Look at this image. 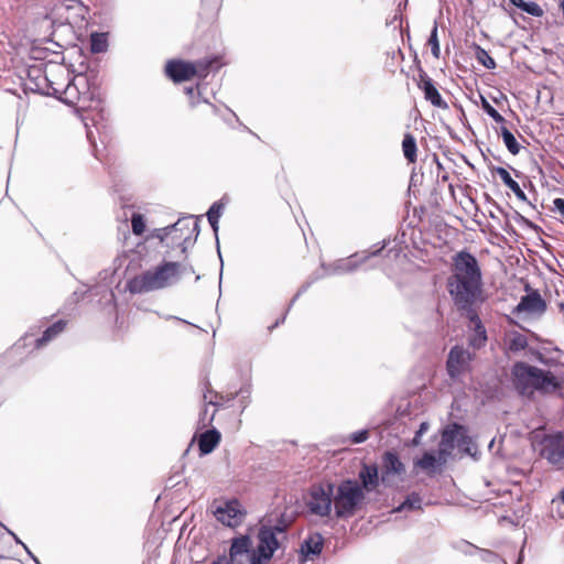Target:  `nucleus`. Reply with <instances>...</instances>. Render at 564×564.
Instances as JSON below:
<instances>
[{
  "label": "nucleus",
  "mask_w": 564,
  "mask_h": 564,
  "mask_svg": "<svg viewBox=\"0 0 564 564\" xmlns=\"http://www.w3.org/2000/svg\"><path fill=\"white\" fill-rule=\"evenodd\" d=\"M447 290L456 307L465 313L477 311L484 302L481 271L471 253L460 251L454 256Z\"/></svg>",
  "instance_id": "nucleus-1"
},
{
  "label": "nucleus",
  "mask_w": 564,
  "mask_h": 564,
  "mask_svg": "<svg viewBox=\"0 0 564 564\" xmlns=\"http://www.w3.org/2000/svg\"><path fill=\"white\" fill-rule=\"evenodd\" d=\"M258 544L252 549L248 535L232 540L230 546L231 564H269L274 552L281 546L286 534L281 527H262L257 535Z\"/></svg>",
  "instance_id": "nucleus-2"
},
{
  "label": "nucleus",
  "mask_w": 564,
  "mask_h": 564,
  "mask_svg": "<svg viewBox=\"0 0 564 564\" xmlns=\"http://www.w3.org/2000/svg\"><path fill=\"white\" fill-rule=\"evenodd\" d=\"M42 73L43 83L37 86L43 94L55 96L68 104H82L83 107L91 99L85 76H77L70 80L65 66L57 63L45 64Z\"/></svg>",
  "instance_id": "nucleus-3"
},
{
  "label": "nucleus",
  "mask_w": 564,
  "mask_h": 564,
  "mask_svg": "<svg viewBox=\"0 0 564 564\" xmlns=\"http://www.w3.org/2000/svg\"><path fill=\"white\" fill-rule=\"evenodd\" d=\"M511 373L513 386L521 395H532L535 391L551 394L564 386V378L522 361L514 364Z\"/></svg>",
  "instance_id": "nucleus-4"
},
{
  "label": "nucleus",
  "mask_w": 564,
  "mask_h": 564,
  "mask_svg": "<svg viewBox=\"0 0 564 564\" xmlns=\"http://www.w3.org/2000/svg\"><path fill=\"white\" fill-rule=\"evenodd\" d=\"M183 265L175 261H162L127 281V290L131 294L150 293L171 288L182 276Z\"/></svg>",
  "instance_id": "nucleus-5"
},
{
  "label": "nucleus",
  "mask_w": 564,
  "mask_h": 564,
  "mask_svg": "<svg viewBox=\"0 0 564 564\" xmlns=\"http://www.w3.org/2000/svg\"><path fill=\"white\" fill-rule=\"evenodd\" d=\"M225 65L221 55H214L195 62L172 58L165 63L164 74L173 83H183L193 78L204 79L210 72H217Z\"/></svg>",
  "instance_id": "nucleus-6"
},
{
  "label": "nucleus",
  "mask_w": 564,
  "mask_h": 564,
  "mask_svg": "<svg viewBox=\"0 0 564 564\" xmlns=\"http://www.w3.org/2000/svg\"><path fill=\"white\" fill-rule=\"evenodd\" d=\"M334 510L338 519L354 517L364 506L366 495L358 480L345 479L334 485Z\"/></svg>",
  "instance_id": "nucleus-7"
},
{
  "label": "nucleus",
  "mask_w": 564,
  "mask_h": 564,
  "mask_svg": "<svg viewBox=\"0 0 564 564\" xmlns=\"http://www.w3.org/2000/svg\"><path fill=\"white\" fill-rule=\"evenodd\" d=\"M333 489L334 484L332 482L312 486L306 503L307 509L312 514L322 518L330 514L332 506H334Z\"/></svg>",
  "instance_id": "nucleus-8"
},
{
  "label": "nucleus",
  "mask_w": 564,
  "mask_h": 564,
  "mask_svg": "<svg viewBox=\"0 0 564 564\" xmlns=\"http://www.w3.org/2000/svg\"><path fill=\"white\" fill-rule=\"evenodd\" d=\"M212 509L215 518L229 528L240 525L246 517V511L237 499L215 500Z\"/></svg>",
  "instance_id": "nucleus-9"
},
{
  "label": "nucleus",
  "mask_w": 564,
  "mask_h": 564,
  "mask_svg": "<svg viewBox=\"0 0 564 564\" xmlns=\"http://www.w3.org/2000/svg\"><path fill=\"white\" fill-rule=\"evenodd\" d=\"M475 354H471L463 346H454L448 352L446 360V371L451 379L456 380L460 376L471 370V361Z\"/></svg>",
  "instance_id": "nucleus-10"
},
{
  "label": "nucleus",
  "mask_w": 564,
  "mask_h": 564,
  "mask_svg": "<svg viewBox=\"0 0 564 564\" xmlns=\"http://www.w3.org/2000/svg\"><path fill=\"white\" fill-rule=\"evenodd\" d=\"M541 456L557 468H564V434L545 436L542 442Z\"/></svg>",
  "instance_id": "nucleus-11"
},
{
  "label": "nucleus",
  "mask_w": 564,
  "mask_h": 564,
  "mask_svg": "<svg viewBox=\"0 0 564 564\" xmlns=\"http://www.w3.org/2000/svg\"><path fill=\"white\" fill-rule=\"evenodd\" d=\"M416 85L423 91L424 98L434 107L440 109L448 108L447 102L442 98L438 89L435 87L433 79L421 66H419Z\"/></svg>",
  "instance_id": "nucleus-12"
},
{
  "label": "nucleus",
  "mask_w": 564,
  "mask_h": 564,
  "mask_svg": "<svg viewBox=\"0 0 564 564\" xmlns=\"http://www.w3.org/2000/svg\"><path fill=\"white\" fill-rule=\"evenodd\" d=\"M546 311V302L542 299L536 290H531L527 295L522 296L513 313H525L528 315L540 316Z\"/></svg>",
  "instance_id": "nucleus-13"
},
{
  "label": "nucleus",
  "mask_w": 564,
  "mask_h": 564,
  "mask_svg": "<svg viewBox=\"0 0 564 564\" xmlns=\"http://www.w3.org/2000/svg\"><path fill=\"white\" fill-rule=\"evenodd\" d=\"M405 474V466L401 462L399 455L394 452H386L382 456V482H389L392 476H403Z\"/></svg>",
  "instance_id": "nucleus-14"
},
{
  "label": "nucleus",
  "mask_w": 564,
  "mask_h": 564,
  "mask_svg": "<svg viewBox=\"0 0 564 564\" xmlns=\"http://www.w3.org/2000/svg\"><path fill=\"white\" fill-rule=\"evenodd\" d=\"M238 395V392H230L227 394H223L219 392L208 391L204 394V402L206 404H210L215 406L214 412L212 413L210 417L206 420L205 417H202V422L204 425H212L213 421L215 420L216 413L224 408V405L230 401H232Z\"/></svg>",
  "instance_id": "nucleus-15"
},
{
  "label": "nucleus",
  "mask_w": 564,
  "mask_h": 564,
  "mask_svg": "<svg viewBox=\"0 0 564 564\" xmlns=\"http://www.w3.org/2000/svg\"><path fill=\"white\" fill-rule=\"evenodd\" d=\"M185 94L191 97L189 107L193 110H198L203 117H210L216 113V107L206 99H202L199 91H195V88L186 87Z\"/></svg>",
  "instance_id": "nucleus-16"
},
{
  "label": "nucleus",
  "mask_w": 564,
  "mask_h": 564,
  "mask_svg": "<svg viewBox=\"0 0 564 564\" xmlns=\"http://www.w3.org/2000/svg\"><path fill=\"white\" fill-rule=\"evenodd\" d=\"M360 487L362 491H372L379 486L378 467L376 465L364 464L359 474Z\"/></svg>",
  "instance_id": "nucleus-17"
},
{
  "label": "nucleus",
  "mask_w": 564,
  "mask_h": 564,
  "mask_svg": "<svg viewBox=\"0 0 564 564\" xmlns=\"http://www.w3.org/2000/svg\"><path fill=\"white\" fill-rule=\"evenodd\" d=\"M466 315L475 327V333L469 338V345L476 349H479L485 346L487 341L486 328L482 325L477 311H474L473 313H466Z\"/></svg>",
  "instance_id": "nucleus-18"
},
{
  "label": "nucleus",
  "mask_w": 564,
  "mask_h": 564,
  "mask_svg": "<svg viewBox=\"0 0 564 564\" xmlns=\"http://www.w3.org/2000/svg\"><path fill=\"white\" fill-rule=\"evenodd\" d=\"M220 433L213 429L202 433L198 437V448L200 454L207 455L212 453L220 443Z\"/></svg>",
  "instance_id": "nucleus-19"
},
{
  "label": "nucleus",
  "mask_w": 564,
  "mask_h": 564,
  "mask_svg": "<svg viewBox=\"0 0 564 564\" xmlns=\"http://www.w3.org/2000/svg\"><path fill=\"white\" fill-rule=\"evenodd\" d=\"M67 322L64 319H59L48 326L41 337L35 340L34 347L40 349L46 346L50 341L54 340L58 335H61L66 328Z\"/></svg>",
  "instance_id": "nucleus-20"
},
{
  "label": "nucleus",
  "mask_w": 564,
  "mask_h": 564,
  "mask_svg": "<svg viewBox=\"0 0 564 564\" xmlns=\"http://www.w3.org/2000/svg\"><path fill=\"white\" fill-rule=\"evenodd\" d=\"M459 430H462V426L454 424L452 427H447L443 431L438 448L441 456L449 455L455 448V440Z\"/></svg>",
  "instance_id": "nucleus-21"
},
{
  "label": "nucleus",
  "mask_w": 564,
  "mask_h": 564,
  "mask_svg": "<svg viewBox=\"0 0 564 564\" xmlns=\"http://www.w3.org/2000/svg\"><path fill=\"white\" fill-rule=\"evenodd\" d=\"M194 227H196V225H194ZM183 230L182 231H176V232H172L170 235V240H171V243H166V247H171V248H174V247H177V248H181L182 251L184 252L187 248V242L191 241L192 239V236H191V232L195 229H191L188 224H185L183 223Z\"/></svg>",
  "instance_id": "nucleus-22"
},
{
  "label": "nucleus",
  "mask_w": 564,
  "mask_h": 564,
  "mask_svg": "<svg viewBox=\"0 0 564 564\" xmlns=\"http://www.w3.org/2000/svg\"><path fill=\"white\" fill-rule=\"evenodd\" d=\"M324 545V538L321 533H313L307 536L302 545L303 553L308 555L317 556L322 553Z\"/></svg>",
  "instance_id": "nucleus-23"
},
{
  "label": "nucleus",
  "mask_w": 564,
  "mask_h": 564,
  "mask_svg": "<svg viewBox=\"0 0 564 564\" xmlns=\"http://www.w3.org/2000/svg\"><path fill=\"white\" fill-rule=\"evenodd\" d=\"M402 151L404 158L410 163H415L417 159V145L416 140L411 133H405L402 140Z\"/></svg>",
  "instance_id": "nucleus-24"
},
{
  "label": "nucleus",
  "mask_w": 564,
  "mask_h": 564,
  "mask_svg": "<svg viewBox=\"0 0 564 564\" xmlns=\"http://www.w3.org/2000/svg\"><path fill=\"white\" fill-rule=\"evenodd\" d=\"M509 2L532 17L542 18L544 15V10L535 1L509 0Z\"/></svg>",
  "instance_id": "nucleus-25"
},
{
  "label": "nucleus",
  "mask_w": 564,
  "mask_h": 564,
  "mask_svg": "<svg viewBox=\"0 0 564 564\" xmlns=\"http://www.w3.org/2000/svg\"><path fill=\"white\" fill-rule=\"evenodd\" d=\"M508 350L519 352L528 347V339L523 334L513 332L506 339Z\"/></svg>",
  "instance_id": "nucleus-26"
},
{
  "label": "nucleus",
  "mask_w": 564,
  "mask_h": 564,
  "mask_svg": "<svg viewBox=\"0 0 564 564\" xmlns=\"http://www.w3.org/2000/svg\"><path fill=\"white\" fill-rule=\"evenodd\" d=\"M500 135L502 137L503 143L507 147L508 151L511 154L517 155L520 152L521 148L512 132L507 127L501 126Z\"/></svg>",
  "instance_id": "nucleus-27"
},
{
  "label": "nucleus",
  "mask_w": 564,
  "mask_h": 564,
  "mask_svg": "<svg viewBox=\"0 0 564 564\" xmlns=\"http://www.w3.org/2000/svg\"><path fill=\"white\" fill-rule=\"evenodd\" d=\"M183 229V221L178 220L172 226L155 229L152 236L158 238L163 243L164 241L169 240L172 232L182 231Z\"/></svg>",
  "instance_id": "nucleus-28"
},
{
  "label": "nucleus",
  "mask_w": 564,
  "mask_h": 564,
  "mask_svg": "<svg viewBox=\"0 0 564 564\" xmlns=\"http://www.w3.org/2000/svg\"><path fill=\"white\" fill-rule=\"evenodd\" d=\"M224 204L220 202L214 203L207 212L208 221L215 232L218 230V220L223 213Z\"/></svg>",
  "instance_id": "nucleus-29"
},
{
  "label": "nucleus",
  "mask_w": 564,
  "mask_h": 564,
  "mask_svg": "<svg viewBox=\"0 0 564 564\" xmlns=\"http://www.w3.org/2000/svg\"><path fill=\"white\" fill-rule=\"evenodd\" d=\"M422 499L419 494L412 492L410 494L406 499L395 509V511H401L404 509H411V510H420L422 507Z\"/></svg>",
  "instance_id": "nucleus-30"
},
{
  "label": "nucleus",
  "mask_w": 564,
  "mask_h": 564,
  "mask_svg": "<svg viewBox=\"0 0 564 564\" xmlns=\"http://www.w3.org/2000/svg\"><path fill=\"white\" fill-rule=\"evenodd\" d=\"M437 32H438L437 24L434 23L433 29L430 34V37L427 40V45L431 47L432 55L436 59H438L441 57V47H440Z\"/></svg>",
  "instance_id": "nucleus-31"
},
{
  "label": "nucleus",
  "mask_w": 564,
  "mask_h": 564,
  "mask_svg": "<svg viewBox=\"0 0 564 564\" xmlns=\"http://www.w3.org/2000/svg\"><path fill=\"white\" fill-rule=\"evenodd\" d=\"M131 228L132 232L135 236H141L144 234L147 225L143 215L139 213H134L131 216Z\"/></svg>",
  "instance_id": "nucleus-32"
},
{
  "label": "nucleus",
  "mask_w": 564,
  "mask_h": 564,
  "mask_svg": "<svg viewBox=\"0 0 564 564\" xmlns=\"http://www.w3.org/2000/svg\"><path fill=\"white\" fill-rule=\"evenodd\" d=\"M481 108L482 110L495 120L497 123L503 124L506 119L490 105V102L481 96Z\"/></svg>",
  "instance_id": "nucleus-33"
},
{
  "label": "nucleus",
  "mask_w": 564,
  "mask_h": 564,
  "mask_svg": "<svg viewBox=\"0 0 564 564\" xmlns=\"http://www.w3.org/2000/svg\"><path fill=\"white\" fill-rule=\"evenodd\" d=\"M436 465V457L431 453H425L420 459L415 462V466L423 470H433Z\"/></svg>",
  "instance_id": "nucleus-34"
},
{
  "label": "nucleus",
  "mask_w": 564,
  "mask_h": 564,
  "mask_svg": "<svg viewBox=\"0 0 564 564\" xmlns=\"http://www.w3.org/2000/svg\"><path fill=\"white\" fill-rule=\"evenodd\" d=\"M476 57L478 62L482 64L486 68L494 69L496 67L495 59L486 50L481 48L480 46L477 47Z\"/></svg>",
  "instance_id": "nucleus-35"
},
{
  "label": "nucleus",
  "mask_w": 564,
  "mask_h": 564,
  "mask_svg": "<svg viewBox=\"0 0 564 564\" xmlns=\"http://www.w3.org/2000/svg\"><path fill=\"white\" fill-rule=\"evenodd\" d=\"M496 173L508 188L512 186L513 183H516V181L511 177L510 173L505 167H497Z\"/></svg>",
  "instance_id": "nucleus-36"
},
{
  "label": "nucleus",
  "mask_w": 564,
  "mask_h": 564,
  "mask_svg": "<svg viewBox=\"0 0 564 564\" xmlns=\"http://www.w3.org/2000/svg\"><path fill=\"white\" fill-rule=\"evenodd\" d=\"M368 436H369L368 431L364 430V431L354 433L350 438L354 444H359V443L365 442L368 438Z\"/></svg>",
  "instance_id": "nucleus-37"
},
{
  "label": "nucleus",
  "mask_w": 564,
  "mask_h": 564,
  "mask_svg": "<svg viewBox=\"0 0 564 564\" xmlns=\"http://www.w3.org/2000/svg\"><path fill=\"white\" fill-rule=\"evenodd\" d=\"M427 429H429V424H427L426 422L421 423L420 429H419V431L415 433V436H414V438H413V441H412L414 445H419V444H420V438H421L422 434H423Z\"/></svg>",
  "instance_id": "nucleus-38"
},
{
  "label": "nucleus",
  "mask_w": 564,
  "mask_h": 564,
  "mask_svg": "<svg viewBox=\"0 0 564 564\" xmlns=\"http://www.w3.org/2000/svg\"><path fill=\"white\" fill-rule=\"evenodd\" d=\"M510 191L513 192V194L521 200H524L525 199V194L524 192L521 189L520 185L516 182L512 184V186L509 187Z\"/></svg>",
  "instance_id": "nucleus-39"
},
{
  "label": "nucleus",
  "mask_w": 564,
  "mask_h": 564,
  "mask_svg": "<svg viewBox=\"0 0 564 564\" xmlns=\"http://www.w3.org/2000/svg\"><path fill=\"white\" fill-rule=\"evenodd\" d=\"M554 209L557 210L562 216H564V199L555 198L553 200Z\"/></svg>",
  "instance_id": "nucleus-40"
},
{
  "label": "nucleus",
  "mask_w": 564,
  "mask_h": 564,
  "mask_svg": "<svg viewBox=\"0 0 564 564\" xmlns=\"http://www.w3.org/2000/svg\"><path fill=\"white\" fill-rule=\"evenodd\" d=\"M285 315H282L281 317L276 318L274 323L268 326L269 332H272L275 327H278L280 324L284 323Z\"/></svg>",
  "instance_id": "nucleus-41"
},
{
  "label": "nucleus",
  "mask_w": 564,
  "mask_h": 564,
  "mask_svg": "<svg viewBox=\"0 0 564 564\" xmlns=\"http://www.w3.org/2000/svg\"><path fill=\"white\" fill-rule=\"evenodd\" d=\"M213 564H231V556L229 555V557H218Z\"/></svg>",
  "instance_id": "nucleus-42"
},
{
  "label": "nucleus",
  "mask_w": 564,
  "mask_h": 564,
  "mask_svg": "<svg viewBox=\"0 0 564 564\" xmlns=\"http://www.w3.org/2000/svg\"><path fill=\"white\" fill-rule=\"evenodd\" d=\"M558 499L564 502V489L560 491Z\"/></svg>",
  "instance_id": "nucleus-43"
},
{
  "label": "nucleus",
  "mask_w": 564,
  "mask_h": 564,
  "mask_svg": "<svg viewBox=\"0 0 564 564\" xmlns=\"http://www.w3.org/2000/svg\"><path fill=\"white\" fill-rule=\"evenodd\" d=\"M93 50L96 51V52H100L101 48L97 47V45L95 43H93Z\"/></svg>",
  "instance_id": "nucleus-44"
},
{
  "label": "nucleus",
  "mask_w": 564,
  "mask_h": 564,
  "mask_svg": "<svg viewBox=\"0 0 564 564\" xmlns=\"http://www.w3.org/2000/svg\"><path fill=\"white\" fill-rule=\"evenodd\" d=\"M397 55L402 57V54H401L400 50H398ZM394 56H395V52L392 53V58H394Z\"/></svg>",
  "instance_id": "nucleus-45"
},
{
  "label": "nucleus",
  "mask_w": 564,
  "mask_h": 564,
  "mask_svg": "<svg viewBox=\"0 0 564 564\" xmlns=\"http://www.w3.org/2000/svg\"><path fill=\"white\" fill-rule=\"evenodd\" d=\"M447 178H448L447 175H443V177H442L443 181H447Z\"/></svg>",
  "instance_id": "nucleus-46"
},
{
  "label": "nucleus",
  "mask_w": 564,
  "mask_h": 564,
  "mask_svg": "<svg viewBox=\"0 0 564 564\" xmlns=\"http://www.w3.org/2000/svg\"><path fill=\"white\" fill-rule=\"evenodd\" d=\"M3 558L2 556H0V560Z\"/></svg>",
  "instance_id": "nucleus-47"
}]
</instances>
